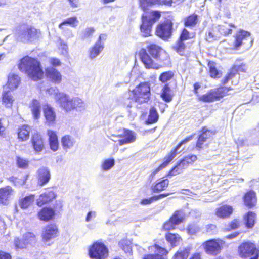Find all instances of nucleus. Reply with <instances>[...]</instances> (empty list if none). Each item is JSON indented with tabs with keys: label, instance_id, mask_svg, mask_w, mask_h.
<instances>
[{
	"label": "nucleus",
	"instance_id": "nucleus-47",
	"mask_svg": "<svg viewBox=\"0 0 259 259\" xmlns=\"http://www.w3.org/2000/svg\"><path fill=\"white\" fill-rule=\"evenodd\" d=\"M207 140V139L204 138L203 134H199L195 144L196 149L200 151L204 147H208L209 144L205 143Z\"/></svg>",
	"mask_w": 259,
	"mask_h": 259
},
{
	"label": "nucleus",
	"instance_id": "nucleus-21",
	"mask_svg": "<svg viewBox=\"0 0 259 259\" xmlns=\"http://www.w3.org/2000/svg\"><path fill=\"white\" fill-rule=\"evenodd\" d=\"M56 196V193L53 191H47L39 195L36 200V205L41 207L52 202Z\"/></svg>",
	"mask_w": 259,
	"mask_h": 259
},
{
	"label": "nucleus",
	"instance_id": "nucleus-29",
	"mask_svg": "<svg viewBox=\"0 0 259 259\" xmlns=\"http://www.w3.org/2000/svg\"><path fill=\"white\" fill-rule=\"evenodd\" d=\"M1 101L6 108H12L15 102V99L10 91H4L2 94Z\"/></svg>",
	"mask_w": 259,
	"mask_h": 259
},
{
	"label": "nucleus",
	"instance_id": "nucleus-12",
	"mask_svg": "<svg viewBox=\"0 0 259 259\" xmlns=\"http://www.w3.org/2000/svg\"><path fill=\"white\" fill-rule=\"evenodd\" d=\"M184 220V218L182 211L179 210H175L169 218L162 224L161 231L166 233L175 230L176 226L182 223Z\"/></svg>",
	"mask_w": 259,
	"mask_h": 259
},
{
	"label": "nucleus",
	"instance_id": "nucleus-15",
	"mask_svg": "<svg viewBox=\"0 0 259 259\" xmlns=\"http://www.w3.org/2000/svg\"><path fill=\"white\" fill-rule=\"evenodd\" d=\"M123 133L118 135H113V137H115L119 139L118 144L119 145H123L134 143L136 140V133L130 130L123 128Z\"/></svg>",
	"mask_w": 259,
	"mask_h": 259
},
{
	"label": "nucleus",
	"instance_id": "nucleus-45",
	"mask_svg": "<svg viewBox=\"0 0 259 259\" xmlns=\"http://www.w3.org/2000/svg\"><path fill=\"white\" fill-rule=\"evenodd\" d=\"M190 253L189 247L184 248L177 251L172 256V259H187Z\"/></svg>",
	"mask_w": 259,
	"mask_h": 259
},
{
	"label": "nucleus",
	"instance_id": "nucleus-24",
	"mask_svg": "<svg viewBox=\"0 0 259 259\" xmlns=\"http://www.w3.org/2000/svg\"><path fill=\"white\" fill-rule=\"evenodd\" d=\"M43 112L46 122L49 125L54 124L56 116L55 112L51 105L48 104L44 105L43 107Z\"/></svg>",
	"mask_w": 259,
	"mask_h": 259
},
{
	"label": "nucleus",
	"instance_id": "nucleus-61",
	"mask_svg": "<svg viewBox=\"0 0 259 259\" xmlns=\"http://www.w3.org/2000/svg\"><path fill=\"white\" fill-rule=\"evenodd\" d=\"M218 30L220 34L224 36H227L232 33V29L226 27L225 25L219 26Z\"/></svg>",
	"mask_w": 259,
	"mask_h": 259
},
{
	"label": "nucleus",
	"instance_id": "nucleus-25",
	"mask_svg": "<svg viewBox=\"0 0 259 259\" xmlns=\"http://www.w3.org/2000/svg\"><path fill=\"white\" fill-rule=\"evenodd\" d=\"M51 175L49 169L46 167H41L37 171L38 184L42 186L48 183L50 179Z\"/></svg>",
	"mask_w": 259,
	"mask_h": 259
},
{
	"label": "nucleus",
	"instance_id": "nucleus-53",
	"mask_svg": "<svg viewBox=\"0 0 259 259\" xmlns=\"http://www.w3.org/2000/svg\"><path fill=\"white\" fill-rule=\"evenodd\" d=\"M200 134H203L204 138L207 140L211 139L214 135H215L216 132L213 130H209L207 126H204L201 127L200 130Z\"/></svg>",
	"mask_w": 259,
	"mask_h": 259
},
{
	"label": "nucleus",
	"instance_id": "nucleus-48",
	"mask_svg": "<svg viewBox=\"0 0 259 259\" xmlns=\"http://www.w3.org/2000/svg\"><path fill=\"white\" fill-rule=\"evenodd\" d=\"M150 14L152 16V18H149V15L148 12L145 13L143 14L142 16L143 17H146V19L153 24L157 20H158L161 17V13L158 11H153L150 12Z\"/></svg>",
	"mask_w": 259,
	"mask_h": 259
},
{
	"label": "nucleus",
	"instance_id": "nucleus-56",
	"mask_svg": "<svg viewBox=\"0 0 259 259\" xmlns=\"http://www.w3.org/2000/svg\"><path fill=\"white\" fill-rule=\"evenodd\" d=\"M195 37V34L191 35L189 31L186 28L182 29L181 33L178 37V39L184 41Z\"/></svg>",
	"mask_w": 259,
	"mask_h": 259
},
{
	"label": "nucleus",
	"instance_id": "nucleus-54",
	"mask_svg": "<svg viewBox=\"0 0 259 259\" xmlns=\"http://www.w3.org/2000/svg\"><path fill=\"white\" fill-rule=\"evenodd\" d=\"M61 143L64 149H69L73 145V142L68 135H65L61 138Z\"/></svg>",
	"mask_w": 259,
	"mask_h": 259
},
{
	"label": "nucleus",
	"instance_id": "nucleus-7",
	"mask_svg": "<svg viewBox=\"0 0 259 259\" xmlns=\"http://www.w3.org/2000/svg\"><path fill=\"white\" fill-rule=\"evenodd\" d=\"M135 102L139 104L148 103L151 99L150 84L148 82H142L132 91Z\"/></svg>",
	"mask_w": 259,
	"mask_h": 259
},
{
	"label": "nucleus",
	"instance_id": "nucleus-40",
	"mask_svg": "<svg viewBox=\"0 0 259 259\" xmlns=\"http://www.w3.org/2000/svg\"><path fill=\"white\" fill-rule=\"evenodd\" d=\"M34 199L35 195L34 194L26 196L19 200V206L22 209H26L33 204Z\"/></svg>",
	"mask_w": 259,
	"mask_h": 259
},
{
	"label": "nucleus",
	"instance_id": "nucleus-8",
	"mask_svg": "<svg viewBox=\"0 0 259 259\" xmlns=\"http://www.w3.org/2000/svg\"><path fill=\"white\" fill-rule=\"evenodd\" d=\"M174 23L170 18L165 19L160 22L156 27L155 35L164 40L169 39L173 32Z\"/></svg>",
	"mask_w": 259,
	"mask_h": 259
},
{
	"label": "nucleus",
	"instance_id": "nucleus-62",
	"mask_svg": "<svg viewBox=\"0 0 259 259\" xmlns=\"http://www.w3.org/2000/svg\"><path fill=\"white\" fill-rule=\"evenodd\" d=\"M199 230V228L195 224H189L186 228V231L189 235H194Z\"/></svg>",
	"mask_w": 259,
	"mask_h": 259
},
{
	"label": "nucleus",
	"instance_id": "nucleus-35",
	"mask_svg": "<svg viewBox=\"0 0 259 259\" xmlns=\"http://www.w3.org/2000/svg\"><path fill=\"white\" fill-rule=\"evenodd\" d=\"M30 108L33 118L35 119H38L40 117L41 114V105L40 102L35 99H33L30 105Z\"/></svg>",
	"mask_w": 259,
	"mask_h": 259
},
{
	"label": "nucleus",
	"instance_id": "nucleus-23",
	"mask_svg": "<svg viewBox=\"0 0 259 259\" xmlns=\"http://www.w3.org/2000/svg\"><path fill=\"white\" fill-rule=\"evenodd\" d=\"M106 39V35H100L98 41L90 48L89 51V57L91 59H93L97 57L104 48V45L102 43V40Z\"/></svg>",
	"mask_w": 259,
	"mask_h": 259
},
{
	"label": "nucleus",
	"instance_id": "nucleus-16",
	"mask_svg": "<svg viewBox=\"0 0 259 259\" xmlns=\"http://www.w3.org/2000/svg\"><path fill=\"white\" fill-rule=\"evenodd\" d=\"M234 211V209L232 205L221 203L215 208L214 214L219 219H226L230 218Z\"/></svg>",
	"mask_w": 259,
	"mask_h": 259
},
{
	"label": "nucleus",
	"instance_id": "nucleus-58",
	"mask_svg": "<svg viewBox=\"0 0 259 259\" xmlns=\"http://www.w3.org/2000/svg\"><path fill=\"white\" fill-rule=\"evenodd\" d=\"M115 164V160L113 158H108L104 161L101 167L104 170H108Z\"/></svg>",
	"mask_w": 259,
	"mask_h": 259
},
{
	"label": "nucleus",
	"instance_id": "nucleus-30",
	"mask_svg": "<svg viewBox=\"0 0 259 259\" xmlns=\"http://www.w3.org/2000/svg\"><path fill=\"white\" fill-rule=\"evenodd\" d=\"M142 23L140 25L141 32L144 37H148L151 35V30L153 24L149 22L146 17L142 16Z\"/></svg>",
	"mask_w": 259,
	"mask_h": 259
},
{
	"label": "nucleus",
	"instance_id": "nucleus-39",
	"mask_svg": "<svg viewBox=\"0 0 259 259\" xmlns=\"http://www.w3.org/2000/svg\"><path fill=\"white\" fill-rule=\"evenodd\" d=\"M28 176V174L24 176H12L8 178V180L10 182L12 183L14 185L21 186L26 184Z\"/></svg>",
	"mask_w": 259,
	"mask_h": 259
},
{
	"label": "nucleus",
	"instance_id": "nucleus-1",
	"mask_svg": "<svg viewBox=\"0 0 259 259\" xmlns=\"http://www.w3.org/2000/svg\"><path fill=\"white\" fill-rule=\"evenodd\" d=\"M18 66L20 70L25 71L28 77L34 81L41 80L45 76L55 84H59L62 81V75L57 69L48 67L44 71L40 62L35 58L25 56L20 59Z\"/></svg>",
	"mask_w": 259,
	"mask_h": 259
},
{
	"label": "nucleus",
	"instance_id": "nucleus-6",
	"mask_svg": "<svg viewBox=\"0 0 259 259\" xmlns=\"http://www.w3.org/2000/svg\"><path fill=\"white\" fill-rule=\"evenodd\" d=\"M238 254L242 259H259V246L254 242L244 241L238 246Z\"/></svg>",
	"mask_w": 259,
	"mask_h": 259
},
{
	"label": "nucleus",
	"instance_id": "nucleus-22",
	"mask_svg": "<svg viewBox=\"0 0 259 259\" xmlns=\"http://www.w3.org/2000/svg\"><path fill=\"white\" fill-rule=\"evenodd\" d=\"M31 128L28 124H22L17 129V138L19 142H23L27 141L30 137Z\"/></svg>",
	"mask_w": 259,
	"mask_h": 259
},
{
	"label": "nucleus",
	"instance_id": "nucleus-5",
	"mask_svg": "<svg viewBox=\"0 0 259 259\" xmlns=\"http://www.w3.org/2000/svg\"><path fill=\"white\" fill-rule=\"evenodd\" d=\"M41 31L31 25L23 24L15 34V40L23 44H32L39 39Z\"/></svg>",
	"mask_w": 259,
	"mask_h": 259
},
{
	"label": "nucleus",
	"instance_id": "nucleus-3",
	"mask_svg": "<svg viewBox=\"0 0 259 259\" xmlns=\"http://www.w3.org/2000/svg\"><path fill=\"white\" fill-rule=\"evenodd\" d=\"M138 55L141 63L147 69L158 70L162 66L156 62H164L170 59L168 54L155 43H149L146 48L141 49Z\"/></svg>",
	"mask_w": 259,
	"mask_h": 259
},
{
	"label": "nucleus",
	"instance_id": "nucleus-4",
	"mask_svg": "<svg viewBox=\"0 0 259 259\" xmlns=\"http://www.w3.org/2000/svg\"><path fill=\"white\" fill-rule=\"evenodd\" d=\"M200 82H195L193 84V92L198 96V101L204 103H212L219 101L229 95L228 92L232 90L231 87L221 85L213 90L208 91L206 93L199 95V89L201 88Z\"/></svg>",
	"mask_w": 259,
	"mask_h": 259
},
{
	"label": "nucleus",
	"instance_id": "nucleus-57",
	"mask_svg": "<svg viewBox=\"0 0 259 259\" xmlns=\"http://www.w3.org/2000/svg\"><path fill=\"white\" fill-rule=\"evenodd\" d=\"M14 245L16 250H22L26 248L27 245L23 239L16 237L14 240Z\"/></svg>",
	"mask_w": 259,
	"mask_h": 259
},
{
	"label": "nucleus",
	"instance_id": "nucleus-33",
	"mask_svg": "<svg viewBox=\"0 0 259 259\" xmlns=\"http://www.w3.org/2000/svg\"><path fill=\"white\" fill-rule=\"evenodd\" d=\"M20 83V78L18 75L11 73L8 76V81L6 85L10 91H12L16 89Z\"/></svg>",
	"mask_w": 259,
	"mask_h": 259
},
{
	"label": "nucleus",
	"instance_id": "nucleus-63",
	"mask_svg": "<svg viewBox=\"0 0 259 259\" xmlns=\"http://www.w3.org/2000/svg\"><path fill=\"white\" fill-rule=\"evenodd\" d=\"M217 229V226L214 224H209L205 226V231L207 233L210 234H213Z\"/></svg>",
	"mask_w": 259,
	"mask_h": 259
},
{
	"label": "nucleus",
	"instance_id": "nucleus-13",
	"mask_svg": "<svg viewBox=\"0 0 259 259\" xmlns=\"http://www.w3.org/2000/svg\"><path fill=\"white\" fill-rule=\"evenodd\" d=\"M225 242L220 239H211L204 241L202 247L205 252L212 255H216L220 253Z\"/></svg>",
	"mask_w": 259,
	"mask_h": 259
},
{
	"label": "nucleus",
	"instance_id": "nucleus-38",
	"mask_svg": "<svg viewBox=\"0 0 259 259\" xmlns=\"http://www.w3.org/2000/svg\"><path fill=\"white\" fill-rule=\"evenodd\" d=\"M198 23V16L195 13L188 15L184 20V25L187 27H194Z\"/></svg>",
	"mask_w": 259,
	"mask_h": 259
},
{
	"label": "nucleus",
	"instance_id": "nucleus-41",
	"mask_svg": "<svg viewBox=\"0 0 259 259\" xmlns=\"http://www.w3.org/2000/svg\"><path fill=\"white\" fill-rule=\"evenodd\" d=\"M159 119V115L156 109L154 107H151L149 110L148 118L145 121L147 124H152L157 122Z\"/></svg>",
	"mask_w": 259,
	"mask_h": 259
},
{
	"label": "nucleus",
	"instance_id": "nucleus-14",
	"mask_svg": "<svg viewBox=\"0 0 259 259\" xmlns=\"http://www.w3.org/2000/svg\"><path fill=\"white\" fill-rule=\"evenodd\" d=\"M59 231L58 226L55 223L47 225L44 228L41 237L44 242H47L58 236Z\"/></svg>",
	"mask_w": 259,
	"mask_h": 259
},
{
	"label": "nucleus",
	"instance_id": "nucleus-52",
	"mask_svg": "<svg viewBox=\"0 0 259 259\" xmlns=\"http://www.w3.org/2000/svg\"><path fill=\"white\" fill-rule=\"evenodd\" d=\"M23 239L27 246L28 244H34L36 242V236L32 232H26L23 236Z\"/></svg>",
	"mask_w": 259,
	"mask_h": 259
},
{
	"label": "nucleus",
	"instance_id": "nucleus-43",
	"mask_svg": "<svg viewBox=\"0 0 259 259\" xmlns=\"http://www.w3.org/2000/svg\"><path fill=\"white\" fill-rule=\"evenodd\" d=\"M175 76L174 71L169 70L162 72L159 76V81L162 83L168 84L167 82L172 79Z\"/></svg>",
	"mask_w": 259,
	"mask_h": 259
},
{
	"label": "nucleus",
	"instance_id": "nucleus-20",
	"mask_svg": "<svg viewBox=\"0 0 259 259\" xmlns=\"http://www.w3.org/2000/svg\"><path fill=\"white\" fill-rule=\"evenodd\" d=\"M244 205L248 209L254 208L257 204V197L255 192L253 190L247 191L242 198Z\"/></svg>",
	"mask_w": 259,
	"mask_h": 259
},
{
	"label": "nucleus",
	"instance_id": "nucleus-55",
	"mask_svg": "<svg viewBox=\"0 0 259 259\" xmlns=\"http://www.w3.org/2000/svg\"><path fill=\"white\" fill-rule=\"evenodd\" d=\"M16 164L18 168L21 169H26L28 167L29 161L25 158L20 156L16 157Z\"/></svg>",
	"mask_w": 259,
	"mask_h": 259
},
{
	"label": "nucleus",
	"instance_id": "nucleus-37",
	"mask_svg": "<svg viewBox=\"0 0 259 259\" xmlns=\"http://www.w3.org/2000/svg\"><path fill=\"white\" fill-rule=\"evenodd\" d=\"M197 160V156L194 154H190L184 156L179 161L180 164L185 169L189 165H193Z\"/></svg>",
	"mask_w": 259,
	"mask_h": 259
},
{
	"label": "nucleus",
	"instance_id": "nucleus-59",
	"mask_svg": "<svg viewBox=\"0 0 259 259\" xmlns=\"http://www.w3.org/2000/svg\"><path fill=\"white\" fill-rule=\"evenodd\" d=\"M93 27H88L82 32L81 39L83 40L91 38L95 32Z\"/></svg>",
	"mask_w": 259,
	"mask_h": 259
},
{
	"label": "nucleus",
	"instance_id": "nucleus-34",
	"mask_svg": "<svg viewBox=\"0 0 259 259\" xmlns=\"http://www.w3.org/2000/svg\"><path fill=\"white\" fill-rule=\"evenodd\" d=\"M256 218V214L253 211H249L245 213L243 217L245 227L247 228H253L255 224Z\"/></svg>",
	"mask_w": 259,
	"mask_h": 259
},
{
	"label": "nucleus",
	"instance_id": "nucleus-49",
	"mask_svg": "<svg viewBox=\"0 0 259 259\" xmlns=\"http://www.w3.org/2000/svg\"><path fill=\"white\" fill-rule=\"evenodd\" d=\"M242 225L241 220L239 218H236L230 221L227 225V230L232 231L239 229Z\"/></svg>",
	"mask_w": 259,
	"mask_h": 259
},
{
	"label": "nucleus",
	"instance_id": "nucleus-18",
	"mask_svg": "<svg viewBox=\"0 0 259 259\" xmlns=\"http://www.w3.org/2000/svg\"><path fill=\"white\" fill-rule=\"evenodd\" d=\"M30 143L36 153L41 152L45 147V143L42 136L39 133H35L31 136Z\"/></svg>",
	"mask_w": 259,
	"mask_h": 259
},
{
	"label": "nucleus",
	"instance_id": "nucleus-60",
	"mask_svg": "<svg viewBox=\"0 0 259 259\" xmlns=\"http://www.w3.org/2000/svg\"><path fill=\"white\" fill-rule=\"evenodd\" d=\"M195 136V134L190 135L182 141H181L174 148V149L177 152V151L180 148L182 145L187 143L188 142L192 140Z\"/></svg>",
	"mask_w": 259,
	"mask_h": 259
},
{
	"label": "nucleus",
	"instance_id": "nucleus-44",
	"mask_svg": "<svg viewBox=\"0 0 259 259\" xmlns=\"http://www.w3.org/2000/svg\"><path fill=\"white\" fill-rule=\"evenodd\" d=\"M186 45L184 41L177 39L172 46V49L181 56H183L185 54Z\"/></svg>",
	"mask_w": 259,
	"mask_h": 259
},
{
	"label": "nucleus",
	"instance_id": "nucleus-32",
	"mask_svg": "<svg viewBox=\"0 0 259 259\" xmlns=\"http://www.w3.org/2000/svg\"><path fill=\"white\" fill-rule=\"evenodd\" d=\"M174 94L169 84H165L160 92V97L165 102L168 103L172 101Z\"/></svg>",
	"mask_w": 259,
	"mask_h": 259
},
{
	"label": "nucleus",
	"instance_id": "nucleus-19",
	"mask_svg": "<svg viewBox=\"0 0 259 259\" xmlns=\"http://www.w3.org/2000/svg\"><path fill=\"white\" fill-rule=\"evenodd\" d=\"M14 190L10 186L0 188V204L7 205L12 199Z\"/></svg>",
	"mask_w": 259,
	"mask_h": 259
},
{
	"label": "nucleus",
	"instance_id": "nucleus-11",
	"mask_svg": "<svg viewBox=\"0 0 259 259\" xmlns=\"http://www.w3.org/2000/svg\"><path fill=\"white\" fill-rule=\"evenodd\" d=\"M59 95L58 101L61 107L65 111H71L77 107H81L83 102L81 99L77 98L70 99L66 94L59 93Z\"/></svg>",
	"mask_w": 259,
	"mask_h": 259
},
{
	"label": "nucleus",
	"instance_id": "nucleus-2",
	"mask_svg": "<svg viewBox=\"0 0 259 259\" xmlns=\"http://www.w3.org/2000/svg\"><path fill=\"white\" fill-rule=\"evenodd\" d=\"M152 245L147 247L148 251L143 255L142 259H167L169 250L166 246L168 244L171 248L179 246L183 238L178 233L168 232L164 234V238H156Z\"/></svg>",
	"mask_w": 259,
	"mask_h": 259
},
{
	"label": "nucleus",
	"instance_id": "nucleus-36",
	"mask_svg": "<svg viewBox=\"0 0 259 259\" xmlns=\"http://www.w3.org/2000/svg\"><path fill=\"white\" fill-rule=\"evenodd\" d=\"M119 247L126 254L132 255V243L127 239H122L118 242Z\"/></svg>",
	"mask_w": 259,
	"mask_h": 259
},
{
	"label": "nucleus",
	"instance_id": "nucleus-42",
	"mask_svg": "<svg viewBox=\"0 0 259 259\" xmlns=\"http://www.w3.org/2000/svg\"><path fill=\"white\" fill-rule=\"evenodd\" d=\"M169 193H164L157 195H154L148 198H144L141 200L140 203L142 205H148L152 203L154 201L161 199L169 196Z\"/></svg>",
	"mask_w": 259,
	"mask_h": 259
},
{
	"label": "nucleus",
	"instance_id": "nucleus-64",
	"mask_svg": "<svg viewBox=\"0 0 259 259\" xmlns=\"http://www.w3.org/2000/svg\"><path fill=\"white\" fill-rule=\"evenodd\" d=\"M156 4L159 5H164L166 6H171L173 3L172 0H155Z\"/></svg>",
	"mask_w": 259,
	"mask_h": 259
},
{
	"label": "nucleus",
	"instance_id": "nucleus-31",
	"mask_svg": "<svg viewBox=\"0 0 259 259\" xmlns=\"http://www.w3.org/2000/svg\"><path fill=\"white\" fill-rule=\"evenodd\" d=\"M47 135L49 137V144L50 149L53 151H56L59 148V141L56 133L52 130H48Z\"/></svg>",
	"mask_w": 259,
	"mask_h": 259
},
{
	"label": "nucleus",
	"instance_id": "nucleus-17",
	"mask_svg": "<svg viewBox=\"0 0 259 259\" xmlns=\"http://www.w3.org/2000/svg\"><path fill=\"white\" fill-rule=\"evenodd\" d=\"M251 34L249 32L240 29L234 35V40L233 44V49L238 50L242 46L245 41L250 38Z\"/></svg>",
	"mask_w": 259,
	"mask_h": 259
},
{
	"label": "nucleus",
	"instance_id": "nucleus-28",
	"mask_svg": "<svg viewBox=\"0 0 259 259\" xmlns=\"http://www.w3.org/2000/svg\"><path fill=\"white\" fill-rule=\"evenodd\" d=\"M169 180L164 179L155 182L151 187L152 193H157L166 190L169 186Z\"/></svg>",
	"mask_w": 259,
	"mask_h": 259
},
{
	"label": "nucleus",
	"instance_id": "nucleus-46",
	"mask_svg": "<svg viewBox=\"0 0 259 259\" xmlns=\"http://www.w3.org/2000/svg\"><path fill=\"white\" fill-rule=\"evenodd\" d=\"M78 21L76 17H72L64 20L63 22L59 25V28L61 30H65V26L68 25L71 27H75Z\"/></svg>",
	"mask_w": 259,
	"mask_h": 259
},
{
	"label": "nucleus",
	"instance_id": "nucleus-10",
	"mask_svg": "<svg viewBox=\"0 0 259 259\" xmlns=\"http://www.w3.org/2000/svg\"><path fill=\"white\" fill-rule=\"evenodd\" d=\"M63 210V204L62 202H56L54 208L51 207H44L41 208L37 213V218L42 221L49 222L55 219L56 211L59 212Z\"/></svg>",
	"mask_w": 259,
	"mask_h": 259
},
{
	"label": "nucleus",
	"instance_id": "nucleus-27",
	"mask_svg": "<svg viewBox=\"0 0 259 259\" xmlns=\"http://www.w3.org/2000/svg\"><path fill=\"white\" fill-rule=\"evenodd\" d=\"M208 73L210 78L213 79L220 78L222 75L221 71L219 70L215 61L208 60L207 62Z\"/></svg>",
	"mask_w": 259,
	"mask_h": 259
},
{
	"label": "nucleus",
	"instance_id": "nucleus-50",
	"mask_svg": "<svg viewBox=\"0 0 259 259\" xmlns=\"http://www.w3.org/2000/svg\"><path fill=\"white\" fill-rule=\"evenodd\" d=\"M185 168L182 167L178 162L176 165L171 168L165 175V177H170L180 174Z\"/></svg>",
	"mask_w": 259,
	"mask_h": 259
},
{
	"label": "nucleus",
	"instance_id": "nucleus-9",
	"mask_svg": "<svg viewBox=\"0 0 259 259\" xmlns=\"http://www.w3.org/2000/svg\"><path fill=\"white\" fill-rule=\"evenodd\" d=\"M91 259H105L108 256V249L102 242L95 241L88 248Z\"/></svg>",
	"mask_w": 259,
	"mask_h": 259
},
{
	"label": "nucleus",
	"instance_id": "nucleus-51",
	"mask_svg": "<svg viewBox=\"0 0 259 259\" xmlns=\"http://www.w3.org/2000/svg\"><path fill=\"white\" fill-rule=\"evenodd\" d=\"M177 152L173 148L170 152L164 158L163 161L160 164L164 168L166 167L173 160Z\"/></svg>",
	"mask_w": 259,
	"mask_h": 259
},
{
	"label": "nucleus",
	"instance_id": "nucleus-26",
	"mask_svg": "<svg viewBox=\"0 0 259 259\" xmlns=\"http://www.w3.org/2000/svg\"><path fill=\"white\" fill-rule=\"evenodd\" d=\"M245 64L243 63H241L240 64H235L232 65L226 75L231 79L240 72H245Z\"/></svg>",
	"mask_w": 259,
	"mask_h": 259
}]
</instances>
